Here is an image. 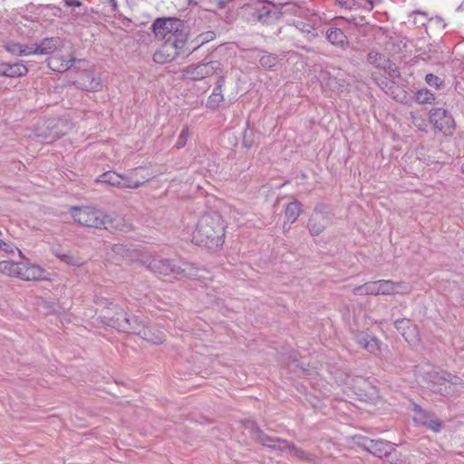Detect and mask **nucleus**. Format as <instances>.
Segmentation results:
<instances>
[{
	"instance_id": "nucleus-19",
	"label": "nucleus",
	"mask_w": 464,
	"mask_h": 464,
	"mask_svg": "<svg viewBox=\"0 0 464 464\" xmlns=\"http://www.w3.org/2000/svg\"><path fill=\"white\" fill-rule=\"evenodd\" d=\"M144 324L145 322L140 320L138 316L126 313L124 320L118 325V331L137 335L140 334V327Z\"/></svg>"
},
{
	"instance_id": "nucleus-4",
	"label": "nucleus",
	"mask_w": 464,
	"mask_h": 464,
	"mask_svg": "<svg viewBox=\"0 0 464 464\" xmlns=\"http://www.w3.org/2000/svg\"><path fill=\"white\" fill-rule=\"evenodd\" d=\"M140 263L154 274L161 276L177 275L190 279L199 278V269L187 261L144 255L141 256Z\"/></svg>"
},
{
	"instance_id": "nucleus-9",
	"label": "nucleus",
	"mask_w": 464,
	"mask_h": 464,
	"mask_svg": "<svg viewBox=\"0 0 464 464\" xmlns=\"http://www.w3.org/2000/svg\"><path fill=\"white\" fill-rule=\"evenodd\" d=\"M430 122L442 132L444 135L450 136L456 129V123L452 115L443 108L431 109L429 113Z\"/></svg>"
},
{
	"instance_id": "nucleus-41",
	"label": "nucleus",
	"mask_w": 464,
	"mask_h": 464,
	"mask_svg": "<svg viewBox=\"0 0 464 464\" xmlns=\"http://www.w3.org/2000/svg\"><path fill=\"white\" fill-rule=\"evenodd\" d=\"M434 100V94L427 89L420 90L416 93V102L420 104L431 103Z\"/></svg>"
},
{
	"instance_id": "nucleus-28",
	"label": "nucleus",
	"mask_w": 464,
	"mask_h": 464,
	"mask_svg": "<svg viewBox=\"0 0 464 464\" xmlns=\"http://www.w3.org/2000/svg\"><path fill=\"white\" fill-rule=\"evenodd\" d=\"M127 175L121 176L114 171H107L101 175L97 181L102 182L112 187L117 188H126V184H128Z\"/></svg>"
},
{
	"instance_id": "nucleus-52",
	"label": "nucleus",
	"mask_w": 464,
	"mask_h": 464,
	"mask_svg": "<svg viewBox=\"0 0 464 464\" xmlns=\"http://www.w3.org/2000/svg\"><path fill=\"white\" fill-rule=\"evenodd\" d=\"M225 6H226V3L225 2H223V1L218 2V7L219 8H224Z\"/></svg>"
},
{
	"instance_id": "nucleus-38",
	"label": "nucleus",
	"mask_w": 464,
	"mask_h": 464,
	"mask_svg": "<svg viewBox=\"0 0 464 464\" xmlns=\"http://www.w3.org/2000/svg\"><path fill=\"white\" fill-rule=\"evenodd\" d=\"M390 295H407L411 292V285L406 282L392 281Z\"/></svg>"
},
{
	"instance_id": "nucleus-47",
	"label": "nucleus",
	"mask_w": 464,
	"mask_h": 464,
	"mask_svg": "<svg viewBox=\"0 0 464 464\" xmlns=\"http://www.w3.org/2000/svg\"><path fill=\"white\" fill-rule=\"evenodd\" d=\"M65 5L67 6H80L82 3L77 0H63Z\"/></svg>"
},
{
	"instance_id": "nucleus-37",
	"label": "nucleus",
	"mask_w": 464,
	"mask_h": 464,
	"mask_svg": "<svg viewBox=\"0 0 464 464\" xmlns=\"http://www.w3.org/2000/svg\"><path fill=\"white\" fill-rule=\"evenodd\" d=\"M20 265L21 263H15L13 261H1L0 273L18 277Z\"/></svg>"
},
{
	"instance_id": "nucleus-22",
	"label": "nucleus",
	"mask_w": 464,
	"mask_h": 464,
	"mask_svg": "<svg viewBox=\"0 0 464 464\" xmlns=\"http://www.w3.org/2000/svg\"><path fill=\"white\" fill-rule=\"evenodd\" d=\"M355 340L357 343L368 353L377 354L380 352L379 340L365 333H359L356 334Z\"/></svg>"
},
{
	"instance_id": "nucleus-40",
	"label": "nucleus",
	"mask_w": 464,
	"mask_h": 464,
	"mask_svg": "<svg viewBox=\"0 0 464 464\" xmlns=\"http://www.w3.org/2000/svg\"><path fill=\"white\" fill-rule=\"evenodd\" d=\"M410 121L411 123L418 128L420 130H425L428 124L423 115L416 111H411Z\"/></svg>"
},
{
	"instance_id": "nucleus-6",
	"label": "nucleus",
	"mask_w": 464,
	"mask_h": 464,
	"mask_svg": "<svg viewBox=\"0 0 464 464\" xmlns=\"http://www.w3.org/2000/svg\"><path fill=\"white\" fill-rule=\"evenodd\" d=\"M344 375L343 379L340 377V382L351 386L361 401L374 402L379 398V390L369 379L361 376L351 377L347 373Z\"/></svg>"
},
{
	"instance_id": "nucleus-17",
	"label": "nucleus",
	"mask_w": 464,
	"mask_h": 464,
	"mask_svg": "<svg viewBox=\"0 0 464 464\" xmlns=\"http://www.w3.org/2000/svg\"><path fill=\"white\" fill-rule=\"evenodd\" d=\"M18 277L25 281L45 279V271L42 267L30 263H21Z\"/></svg>"
},
{
	"instance_id": "nucleus-48",
	"label": "nucleus",
	"mask_w": 464,
	"mask_h": 464,
	"mask_svg": "<svg viewBox=\"0 0 464 464\" xmlns=\"http://www.w3.org/2000/svg\"><path fill=\"white\" fill-rule=\"evenodd\" d=\"M243 143L246 147H250L252 142L249 140V139H247V132L246 131L245 134H244V140H243Z\"/></svg>"
},
{
	"instance_id": "nucleus-25",
	"label": "nucleus",
	"mask_w": 464,
	"mask_h": 464,
	"mask_svg": "<svg viewBox=\"0 0 464 464\" xmlns=\"http://www.w3.org/2000/svg\"><path fill=\"white\" fill-rule=\"evenodd\" d=\"M75 62L84 63V60H76L74 58L66 59L61 56H53L48 60V66L55 72H65L73 66Z\"/></svg>"
},
{
	"instance_id": "nucleus-44",
	"label": "nucleus",
	"mask_w": 464,
	"mask_h": 464,
	"mask_svg": "<svg viewBox=\"0 0 464 464\" xmlns=\"http://www.w3.org/2000/svg\"><path fill=\"white\" fill-rule=\"evenodd\" d=\"M425 81L430 86H435L437 89H440L444 82L440 78L432 73H428L425 77Z\"/></svg>"
},
{
	"instance_id": "nucleus-3",
	"label": "nucleus",
	"mask_w": 464,
	"mask_h": 464,
	"mask_svg": "<svg viewBox=\"0 0 464 464\" xmlns=\"http://www.w3.org/2000/svg\"><path fill=\"white\" fill-rule=\"evenodd\" d=\"M192 240L196 245L210 250L222 246L225 241V225L221 215L218 212L204 214L198 222Z\"/></svg>"
},
{
	"instance_id": "nucleus-46",
	"label": "nucleus",
	"mask_w": 464,
	"mask_h": 464,
	"mask_svg": "<svg viewBox=\"0 0 464 464\" xmlns=\"http://www.w3.org/2000/svg\"><path fill=\"white\" fill-rule=\"evenodd\" d=\"M0 249L4 250L6 253H13L14 246L11 243H7L3 240H0Z\"/></svg>"
},
{
	"instance_id": "nucleus-53",
	"label": "nucleus",
	"mask_w": 464,
	"mask_h": 464,
	"mask_svg": "<svg viewBox=\"0 0 464 464\" xmlns=\"http://www.w3.org/2000/svg\"><path fill=\"white\" fill-rule=\"evenodd\" d=\"M368 4H369V5H370V6H369V8H370V9H372V3L371 1H369V3H368Z\"/></svg>"
},
{
	"instance_id": "nucleus-11",
	"label": "nucleus",
	"mask_w": 464,
	"mask_h": 464,
	"mask_svg": "<svg viewBox=\"0 0 464 464\" xmlns=\"http://www.w3.org/2000/svg\"><path fill=\"white\" fill-rule=\"evenodd\" d=\"M276 440V443L275 444H267V448L272 449L274 450H279L282 452L288 451L293 457H295L306 462H315L317 459V457L315 455L308 453L304 450L297 448L294 443L286 440L278 438V440Z\"/></svg>"
},
{
	"instance_id": "nucleus-8",
	"label": "nucleus",
	"mask_w": 464,
	"mask_h": 464,
	"mask_svg": "<svg viewBox=\"0 0 464 464\" xmlns=\"http://www.w3.org/2000/svg\"><path fill=\"white\" fill-rule=\"evenodd\" d=\"M332 218L326 207L317 205L308 219L307 228L310 234L313 237L320 235L332 223Z\"/></svg>"
},
{
	"instance_id": "nucleus-42",
	"label": "nucleus",
	"mask_w": 464,
	"mask_h": 464,
	"mask_svg": "<svg viewBox=\"0 0 464 464\" xmlns=\"http://www.w3.org/2000/svg\"><path fill=\"white\" fill-rule=\"evenodd\" d=\"M56 256L63 262L66 263L67 265H70V266H80L82 265V262L81 261V259L77 256H74L72 255H70V254H59V253H56Z\"/></svg>"
},
{
	"instance_id": "nucleus-45",
	"label": "nucleus",
	"mask_w": 464,
	"mask_h": 464,
	"mask_svg": "<svg viewBox=\"0 0 464 464\" xmlns=\"http://www.w3.org/2000/svg\"><path fill=\"white\" fill-rule=\"evenodd\" d=\"M401 359L395 353H391L389 355L385 357V362L388 365L394 367H401Z\"/></svg>"
},
{
	"instance_id": "nucleus-50",
	"label": "nucleus",
	"mask_w": 464,
	"mask_h": 464,
	"mask_svg": "<svg viewBox=\"0 0 464 464\" xmlns=\"http://www.w3.org/2000/svg\"><path fill=\"white\" fill-rule=\"evenodd\" d=\"M110 4L112 6L113 10L117 9L118 5H117L116 0H110Z\"/></svg>"
},
{
	"instance_id": "nucleus-34",
	"label": "nucleus",
	"mask_w": 464,
	"mask_h": 464,
	"mask_svg": "<svg viewBox=\"0 0 464 464\" xmlns=\"http://www.w3.org/2000/svg\"><path fill=\"white\" fill-rule=\"evenodd\" d=\"M301 203L297 200L292 201L286 205L285 210V219L289 224H293L301 214Z\"/></svg>"
},
{
	"instance_id": "nucleus-10",
	"label": "nucleus",
	"mask_w": 464,
	"mask_h": 464,
	"mask_svg": "<svg viewBox=\"0 0 464 464\" xmlns=\"http://www.w3.org/2000/svg\"><path fill=\"white\" fill-rule=\"evenodd\" d=\"M367 62L377 69L382 70L388 78L392 81L399 79L401 76L396 64L393 63L386 55L379 52L371 51L367 54Z\"/></svg>"
},
{
	"instance_id": "nucleus-39",
	"label": "nucleus",
	"mask_w": 464,
	"mask_h": 464,
	"mask_svg": "<svg viewBox=\"0 0 464 464\" xmlns=\"http://www.w3.org/2000/svg\"><path fill=\"white\" fill-rule=\"evenodd\" d=\"M259 63L264 68H272L277 63V57L272 53L264 51H259Z\"/></svg>"
},
{
	"instance_id": "nucleus-51",
	"label": "nucleus",
	"mask_w": 464,
	"mask_h": 464,
	"mask_svg": "<svg viewBox=\"0 0 464 464\" xmlns=\"http://www.w3.org/2000/svg\"><path fill=\"white\" fill-rule=\"evenodd\" d=\"M205 39L201 41V43L199 44H198L197 46L193 47V49L188 53V54L192 53L194 51H196L203 43H204Z\"/></svg>"
},
{
	"instance_id": "nucleus-29",
	"label": "nucleus",
	"mask_w": 464,
	"mask_h": 464,
	"mask_svg": "<svg viewBox=\"0 0 464 464\" xmlns=\"http://www.w3.org/2000/svg\"><path fill=\"white\" fill-rule=\"evenodd\" d=\"M137 335L153 344H160L165 341V334L163 332L160 330L152 331V329L148 327L146 324L140 327V334H138Z\"/></svg>"
},
{
	"instance_id": "nucleus-14",
	"label": "nucleus",
	"mask_w": 464,
	"mask_h": 464,
	"mask_svg": "<svg viewBox=\"0 0 464 464\" xmlns=\"http://www.w3.org/2000/svg\"><path fill=\"white\" fill-rule=\"evenodd\" d=\"M126 313L118 304L112 303L105 308L104 314L102 317V322L112 328L118 330V325L121 324L126 316Z\"/></svg>"
},
{
	"instance_id": "nucleus-21",
	"label": "nucleus",
	"mask_w": 464,
	"mask_h": 464,
	"mask_svg": "<svg viewBox=\"0 0 464 464\" xmlns=\"http://www.w3.org/2000/svg\"><path fill=\"white\" fill-rule=\"evenodd\" d=\"M78 86L87 92H97L102 88V82L93 73L84 71L81 78L76 82Z\"/></svg>"
},
{
	"instance_id": "nucleus-24",
	"label": "nucleus",
	"mask_w": 464,
	"mask_h": 464,
	"mask_svg": "<svg viewBox=\"0 0 464 464\" xmlns=\"http://www.w3.org/2000/svg\"><path fill=\"white\" fill-rule=\"evenodd\" d=\"M225 82H226V78L224 75H220L218 78L215 87L213 89V92L208 100V106L209 108L215 109V108L218 107L223 102H225V97H224L223 90H222V88L225 84Z\"/></svg>"
},
{
	"instance_id": "nucleus-20",
	"label": "nucleus",
	"mask_w": 464,
	"mask_h": 464,
	"mask_svg": "<svg viewBox=\"0 0 464 464\" xmlns=\"http://www.w3.org/2000/svg\"><path fill=\"white\" fill-rule=\"evenodd\" d=\"M318 79L324 88H327L333 92H340L343 90L344 81L338 79L336 76H333L330 72L322 70L319 72Z\"/></svg>"
},
{
	"instance_id": "nucleus-31",
	"label": "nucleus",
	"mask_w": 464,
	"mask_h": 464,
	"mask_svg": "<svg viewBox=\"0 0 464 464\" xmlns=\"http://www.w3.org/2000/svg\"><path fill=\"white\" fill-rule=\"evenodd\" d=\"M253 16L257 21L262 22L263 24H269L273 23L274 21L278 20L281 16V14L273 13L266 6H262L261 9L257 10L255 14H253Z\"/></svg>"
},
{
	"instance_id": "nucleus-23",
	"label": "nucleus",
	"mask_w": 464,
	"mask_h": 464,
	"mask_svg": "<svg viewBox=\"0 0 464 464\" xmlns=\"http://www.w3.org/2000/svg\"><path fill=\"white\" fill-rule=\"evenodd\" d=\"M394 325L408 343L414 341L417 335L416 327L411 320L406 318L398 319L395 321Z\"/></svg>"
},
{
	"instance_id": "nucleus-12",
	"label": "nucleus",
	"mask_w": 464,
	"mask_h": 464,
	"mask_svg": "<svg viewBox=\"0 0 464 464\" xmlns=\"http://www.w3.org/2000/svg\"><path fill=\"white\" fill-rule=\"evenodd\" d=\"M392 280H378L367 282L362 285L353 288V293L355 295H390Z\"/></svg>"
},
{
	"instance_id": "nucleus-26",
	"label": "nucleus",
	"mask_w": 464,
	"mask_h": 464,
	"mask_svg": "<svg viewBox=\"0 0 464 464\" xmlns=\"http://www.w3.org/2000/svg\"><path fill=\"white\" fill-rule=\"evenodd\" d=\"M327 40L334 46L341 49H346L349 46V41L344 33L336 27H331L326 31Z\"/></svg>"
},
{
	"instance_id": "nucleus-32",
	"label": "nucleus",
	"mask_w": 464,
	"mask_h": 464,
	"mask_svg": "<svg viewBox=\"0 0 464 464\" xmlns=\"http://www.w3.org/2000/svg\"><path fill=\"white\" fill-rule=\"evenodd\" d=\"M385 459L391 464H415L410 456H404L392 446L385 457Z\"/></svg>"
},
{
	"instance_id": "nucleus-54",
	"label": "nucleus",
	"mask_w": 464,
	"mask_h": 464,
	"mask_svg": "<svg viewBox=\"0 0 464 464\" xmlns=\"http://www.w3.org/2000/svg\"><path fill=\"white\" fill-rule=\"evenodd\" d=\"M0 235H2V231L0 230Z\"/></svg>"
},
{
	"instance_id": "nucleus-43",
	"label": "nucleus",
	"mask_w": 464,
	"mask_h": 464,
	"mask_svg": "<svg viewBox=\"0 0 464 464\" xmlns=\"http://www.w3.org/2000/svg\"><path fill=\"white\" fill-rule=\"evenodd\" d=\"M188 136H189V129L188 126H184L179 136V139H178V141H177L175 147L178 150L183 148L187 144Z\"/></svg>"
},
{
	"instance_id": "nucleus-49",
	"label": "nucleus",
	"mask_w": 464,
	"mask_h": 464,
	"mask_svg": "<svg viewBox=\"0 0 464 464\" xmlns=\"http://www.w3.org/2000/svg\"><path fill=\"white\" fill-rule=\"evenodd\" d=\"M290 225H291V224H289V223L286 221V219H285V222H284V224H283V228H284V230H285V231L288 230V229L290 228Z\"/></svg>"
},
{
	"instance_id": "nucleus-36",
	"label": "nucleus",
	"mask_w": 464,
	"mask_h": 464,
	"mask_svg": "<svg viewBox=\"0 0 464 464\" xmlns=\"http://www.w3.org/2000/svg\"><path fill=\"white\" fill-rule=\"evenodd\" d=\"M113 252L118 255L122 256L123 258H126L130 261H139L142 255L135 250H130L123 245H115L113 246Z\"/></svg>"
},
{
	"instance_id": "nucleus-2",
	"label": "nucleus",
	"mask_w": 464,
	"mask_h": 464,
	"mask_svg": "<svg viewBox=\"0 0 464 464\" xmlns=\"http://www.w3.org/2000/svg\"><path fill=\"white\" fill-rule=\"evenodd\" d=\"M71 216L79 225L97 229L128 231L131 226L120 215L110 216L104 211L91 207H73Z\"/></svg>"
},
{
	"instance_id": "nucleus-16",
	"label": "nucleus",
	"mask_w": 464,
	"mask_h": 464,
	"mask_svg": "<svg viewBox=\"0 0 464 464\" xmlns=\"http://www.w3.org/2000/svg\"><path fill=\"white\" fill-rule=\"evenodd\" d=\"M63 46L60 37H48L31 46L32 54H52Z\"/></svg>"
},
{
	"instance_id": "nucleus-30",
	"label": "nucleus",
	"mask_w": 464,
	"mask_h": 464,
	"mask_svg": "<svg viewBox=\"0 0 464 464\" xmlns=\"http://www.w3.org/2000/svg\"><path fill=\"white\" fill-rule=\"evenodd\" d=\"M416 420L420 422V424L427 426L431 430L438 432L440 430L442 427V421L438 418H433L431 414L426 411H420L416 417Z\"/></svg>"
},
{
	"instance_id": "nucleus-18",
	"label": "nucleus",
	"mask_w": 464,
	"mask_h": 464,
	"mask_svg": "<svg viewBox=\"0 0 464 464\" xmlns=\"http://www.w3.org/2000/svg\"><path fill=\"white\" fill-rule=\"evenodd\" d=\"M245 427L249 430L250 437L256 442L262 444L263 446L267 448V444H275L276 443V440H278L279 437H272L265 434L263 430L252 420H246L245 422Z\"/></svg>"
},
{
	"instance_id": "nucleus-15",
	"label": "nucleus",
	"mask_w": 464,
	"mask_h": 464,
	"mask_svg": "<svg viewBox=\"0 0 464 464\" xmlns=\"http://www.w3.org/2000/svg\"><path fill=\"white\" fill-rule=\"evenodd\" d=\"M155 177L154 173H150L146 168L140 167L134 169L127 175L126 188H138Z\"/></svg>"
},
{
	"instance_id": "nucleus-7",
	"label": "nucleus",
	"mask_w": 464,
	"mask_h": 464,
	"mask_svg": "<svg viewBox=\"0 0 464 464\" xmlns=\"http://www.w3.org/2000/svg\"><path fill=\"white\" fill-rule=\"evenodd\" d=\"M223 65L218 61L202 62L197 64L188 65L183 70V74L187 79L199 81L204 78L221 72Z\"/></svg>"
},
{
	"instance_id": "nucleus-35",
	"label": "nucleus",
	"mask_w": 464,
	"mask_h": 464,
	"mask_svg": "<svg viewBox=\"0 0 464 464\" xmlns=\"http://www.w3.org/2000/svg\"><path fill=\"white\" fill-rule=\"evenodd\" d=\"M5 49L14 55L25 56L32 54L31 46L23 45L19 43L10 42L5 45Z\"/></svg>"
},
{
	"instance_id": "nucleus-13",
	"label": "nucleus",
	"mask_w": 464,
	"mask_h": 464,
	"mask_svg": "<svg viewBox=\"0 0 464 464\" xmlns=\"http://www.w3.org/2000/svg\"><path fill=\"white\" fill-rule=\"evenodd\" d=\"M356 443L378 458H385L392 445L381 440H371L367 437H358Z\"/></svg>"
},
{
	"instance_id": "nucleus-27",
	"label": "nucleus",
	"mask_w": 464,
	"mask_h": 464,
	"mask_svg": "<svg viewBox=\"0 0 464 464\" xmlns=\"http://www.w3.org/2000/svg\"><path fill=\"white\" fill-rule=\"evenodd\" d=\"M28 72V69L23 63H2L0 64V75L5 77H21Z\"/></svg>"
},
{
	"instance_id": "nucleus-1",
	"label": "nucleus",
	"mask_w": 464,
	"mask_h": 464,
	"mask_svg": "<svg viewBox=\"0 0 464 464\" xmlns=\"http://www.w3.org/2000/svg\"><path fill=\"white\" fill-rule=\"evenodd\" d=\"M155 36L164 41L153 54L156 63L172 62L179 55L188 42V33L183 21L178 18H158L151 25Z\"/></svg>"
},
{
	"instance_id": "nucleus-33",
	"label": "nucleus",
	"mask_w": 464,
	"mask_h": 464,
	"mask_svg": "<svg viewBox=\"0 0 464 464\" xmlns=\"http://www.w3.org/2000/svg\"><path fill=\"white\" fill-rule=\"evenodd\" d=\"M72 123L66 120H59L57 123L52 127V130L49 136L51 137L52 140L60 139L65 135L69 130L72 129Z\"/></svg>"
},
{
	"instance_id": "nucleus-5",
	"label": "nucleus",
	"mask_w": 464,
	"mask_h": 464,
	"mask_svg": "<svg viewBox=\"0 0 464 464\" xmlns=\"http://www.w3.org/2000/svg\"><path fill=\"white\" fill-rule=\"evenodd\" d=\"M430 389L445 397L454 396L464 387V381L459 376L444 371L432 370L426 372Z\"/></svg>"
}]
</instances>
